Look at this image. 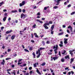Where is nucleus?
<instances>
[{
    "label": "nucleus",
    "instance_id": "obj_1",
    "mask_svg": "<svg viewBox=\"0 0 75 75\" xmlns=\"http://www.w3.org/2000/svg\"><path fill=\"white\" fill-rule=\"evenodd\" d=\"M27 15H25L23 13H22L21 15V18H23V19H24L25 17H27Z\"/></svg>",
    "mask_w": 75,
    "mask_h": 75
},
{
    "label": "nucleus",
    "instance_id": "obj_2",
    "mask_svg": "<svg viewBox=\"0 0 75 75\" xmlns=\"http://www.w3.org/2000/svg\"><path fill=\"white\" fill-rule=\"evenodd\" d=\"M25 4V1H23L21 3L19 4V6L20 7H22L23 6H24Z\"/></svg>",
    "mask_w": 75,
    "mask_h": 75
},
{
    "label": "nucleus",
    "instance_id": "obj_3",
    "mask_svg": "<svg viewBox=\"0 0 75 75\" xmlns=\"http://www.w3.org/2000/svg\"><path fill=\"white\" fill-rule=\"evenodd\" d=\"M56 47L55 46H54L53 47V48L54 49H55V48H56V49H55L54 50V51H57V50H58V45H56Z\"/></svg>",
    "mask_w": 75,
    "mask_h": 75
},
{
    "label": "nucleus",
    "instance_id": "obj_4",
    "mask_svg": "<svg viewBox=\"0 0 75 75\" xmlns=\"http://www.w3.org/2000/svg\"><path fill=\"white\" fill-rule=\"evenodd\" d=\"M12 30H8L6 32V34H10V33H12Z\"/></svg>",
    "mask_w": 75,
    "mask_h": 75
},
{
    "label": "nucleus",
    "instance_id": "obj_5",
    "mask_svg": "<svg viewBox=\"0 0 75 75\" xmlns=\"http://www.w3.org/2000/svg\"><path fill=\"white\" fill-rule=\"evenodd\" d=\"M61 1V0H57V4H56V6H58L59 5V3H60V1Z\"/></svg>",
    "mask_w": 75,
    "mask_h": 75
},
{
    "label": "nucleus",
    "instance_id": "obj_6",
    "mask_svg": "<svg viewBox=\"0 0 75 75\" xmlns=\"http://www.w3.org/2000/svg\"><path fill=\"white\" fill-rule=\"evenodd\" d=\"M74 58H71V59L70 62V63L71 64H72V62H74Z\"/></svg>",
    "mask_w": 75,
    "mask_h": 75
},
{
    "label": "nucleus",
    "instance_id": "obj_7",
    "mask_svg": "<svg viewBox=\"0 0 75 75\" xmlns=\"http://www.w3.org/2000/svg\"><path fill=\"white\" fill-rule=\"evenodd\" d=\"M15 37H16V35H13L11 37V39H12V40H13L14 38H15Z\"/></svg>",
    "mask_w": 75,
    "mask_h": 75
},
{
    "label": "nucleus",
    "instance_id": "obj_8",
    "mask_svg": "<svg viewBox=\"0 0 75 75\" xmlns=\"http://www.w3.org/2000/svg\"><path fill=\"white\" fill-rule=\"evenodd\" d=\"M37 21H38V22H39L40 23H43V22L42 21H40V20H39V19H37L36 20Z\"/></svg>",
    "mask_w": 75,
    "mask_h": 75
},
{
    "label": "nucleus",
    "instance_id": "obj_9",
    "mask_svg": "<svg viewBox=\"0 0 75 75\" xmlns=\"http://www.w3.org/2000/svg\"><path fill=\"white\" fill-rule=\"evenodd\" d=\"M58 57H52L53 59L54 60V61H55L56 59H57Z\"/></svg>",
    "mask_w": 75,
    "mask_h": 75
},
{
    "label": "nucleus",
    "instance_id": "obj_10",
    "mask_svg": "<svg viewBox=\"0 0 75 75\" xmlns=\"http://www.w3.org/2000/svg\"><path fill=\"white\" fill-rule=\"evenodd\" d=\"M43 26L45 28V29H48V27L46 25H43Z\"/></svg>",
    "mask_w": 75,
    "mask_h": 75
},
{
    "label": "nucleus",
    "instance_id": "obj_11",
    "mask_svg": "<svg viewBox=\"0 0 75 75\" xmlns=\"http://www.w3.org/2000/svg\"><path fill=\"white\" fill-rule=\"evenodd\" d=\"M4 63H5V61L4 59H3L2 60V62H1V64L2 65H4Z\"/></svg>",
    "mask_w": 75,
    "mask_h": 75
},
{
    "label": "nucleus",
    "instance_id": "obj_12",
    "mask_svg": "<svg viewBox=\"0 0 75 75\" xmlns=\"http://www.w3.org/2000/svg\"><path fill=\"white\" fill-rule=\"evenodd\" d=\"M45 25H49L50 23H46L44 24Z\"/></svg>",
    "mask_w": 75,
    "mask_h": 75
},
{
    "label": "nucleus",
    "instance_id": "obj_13",
    "mask_svg": "<svg viewBox=\"0 0 75 75\" xmlns=\"http://www.w3.org/2000/svg\"><path fill=\"white\" fill-rule=\"evenodd\" d=\"M61 61L62 62H65V59L64 58H62L61 59Z\"/></svg>",
    "mask_w": 75,
    "mask_h": 75
},
{
    "label": "nucleus",
    "instance_id": "obj_14",
    "mask_svg": "<svg viewBox=\"0 0 75 75\" xmlns=\"http://www.w3.org/2000/svg\"><path fill=\"white\" fill-rule=\"evenodd\" d=\"M32 54L33 55V58H35V56H36V55L35 54V53L34 52H33V53H32Z\"/></svg>",
    "mask_w": 75,
    "mask_h": 75
},
{
    "label": "nucleus",
    "instance_id": "obj_15",
    "mask_svg": "<svg viewBox=\"0 0 75 75\" xmlns=\"http://www.w3.org/2000/svg\"><path fill=\"white\" fill-rule=\"evenodd\" d=\"M34 35H35V37H36V38H38L39 37L38 35H37V34L36 33H34Z\"/></svg>",
    "mask_w": 75,
    "mask_h": 75
},
{
    "label": "nucleus",
    "instance_id": "obj_16",
    "mask_svg": "<svg viewBox=\"0 0 75 75\" xmlns=\"http://www.w3.org/2000/svg\"><path fill=\"white\" fill-rule=\"evenodd\" d=\"M64 58L65 59H67V58H68V59H69V55H67L64 57Z\"/></svg>",
    "mask_w": 75,
    "mask_h": 75
},
{
    "label": "nucleus",
    "instance_id": "obj_17",
    "mask_svg": "<svg viewBox=\"0 0 75 75\" xmlns=\"http://www.w3.org/2000/svg\"><path fill=\"white\" fill-rule=\"evenodd\" d=\"M37 72L38 74H39V75H41V73L40 72V71H39V70H37Z\"/></svg>",
    "mask_w": 75,
    "mask_h": 75
},
{
    "label": "nucleus",
    "instance_id": "obj_18",
    "mask_svg": "<svg viewBox=\"0 0 75 75\" xmlns=\"http://www.w3.org/2000/svg\"><path fill=\"white\" fill-rule=\"evenodd\" d=\"M24 51H25L26 52H30L29 51L27 50V49H24Z\"/></svg>",
    "mask_w": 75,
    "mask_h": 75
},
{
    "label": "nucleus",
    "instance_id": "obj_19",
    "mask_svg": "<svg viewBox=\"0 0 75 75\" xmlns=\"http://www.w3.org/2000/svg\"><path fill=\"white\" fill-rule=\"evenodd\" d=\"M12 13H17V11L15 10L12 11Z\"/></svg>",
    "mask_w": 75,
    "mask_h": 75
},
{
    "label": "nucleus",
    "instance_id": "obj_20",
    "mask_svg": "<svg viewBox=\"0 0 75 75\" xmlns=\"http://www.w3.org/2000/svg\"><path fill=\"white\" fill-rule=\"evenodd\" d=\"M33 28H35L36 27V24H35L34 25H33Z\"/></svg>",
    "mask_w": 75,
    "mask_h": 75
},
{
    "label": "nucleus",
    "instance_id": "obj_21",
    "mask_svg": "<svg viewBox=\"0 0 75 75\" xmlns=\"http://www.w3.org/2000/svg\"><path fill=\"white\" fill-rule=\"evenodd\" d=\"M64 34V32H62L59 34V35H63Z\"/></svg>",
    "mask_w": 75,
    "mask_h": 75
},
{
    "label": "nucleus",
    "instance_id": "obj_22",
    "mask_svg": "<svg viewBox=\"0 0 75 75\" xmlns=\"http://www.w3.org/2000/svg\"><path fill=\"white\" fill-rule=\"evenodd\" d=\"M75 12H72L71 13V16L72 15H73V14H75Z\"/></svg>",
    "mask_w": 75,
    "mask_h": 75
},
{
    "label": "nucleus",
    "instance_id": "obj_23",
    "mask_svg": "<svg viewBox=\"0 0 75 75\" xmlns=\"http://www.w3.org/2000/svg\"><path fill=\"white\" fill-rule=\"evenodd\" d=\"M3 4V1H2L0 3V7H1Z\"/></svg>",
    "mask_w": 75,
    "mask_h": 75
},
{
    "label": "nucleus",
    "instance_id": "obj_24",
    "mask_svg": "<svg viewBox=\"0 0 75 75\" xmlns=\"http://www.w3.org/2000/svg\"><path fill=\"white\" fill-rule=\"evenodd\" d=\"M6 20V17H5L3 18V21H5Z\"/></svg>",
    "mask_w": 75,
    "mask_h": 75
},
{
    "label": "nucleus",
    "instance_id": "obj_25",
    "mask_svg": "<svg viewBox=\"0 0 75 75\" xmlns=\"http://www.w3.org/2000/svg\"><path fill=\"white\" fill-rule=\"evenodd\" d=\"M45 65V62L42 63V64H41V65H42V66H44V65Z\"/></svg>",
    "mask_w": 75,
    "mask_h": 75
},
{
    "label": "nucleus",
    "instance_id": "obj_26",
    "mask_svg": "<svg viewBox=\"0 0 75 75\" xmlns=\"http://www.w3.org/2000/svg\"><path fill=\"white\" fill-rule=\"evenodd\" d=\"M46 43L47 44H50V41H47L46 42Z\"/></svg>",
    "mask_w": 75,
    "mask_h": 75
},
{
    "label": "nucleus",
    "instance_id": "obj_27",
    "mask_svg": "<svg viewBox=\"0 0 75 75\" xmlns=\"http://www.w3.org/2000/svg\"><path fill=\"white\" fill-rule=\"evenodd\" d=\"M66 52H67L66 51V50H65L64 51V52H62V54H65V53Z\"/></svg>",
    "mask_w": 75,
    "mask_h": 75
},
{
    "label": "nucleus",
    "instance_id": "obj_28",
    "mask_svg": "<svg viewBox=\"0 0 75 75\" xmlns=\"http://www.w3.org/2000/svg\"><path fill=\"white\" fill-rule=\"evenodd\" d=\"M29 50H30V51H32L33 50V47H30L29 48Z\"/></svg>",
    "mask_w": 75,
    "mask_h": 75
},
{
    "label": "nucleus",
    "instance_id": "obj_29",
    "mask_svg": "<svg viewBox=\"0 0 75 75\" xmlns=\"http://www.w3.org/2000/svg\"><path fill=\"white\" fill-rule=\"evenodd\" d=\"M44 49H45V48H43V47H40V50H44Z\"/></svg>",
    "mask_w": 75,
    "mask_h": 75
},
{
    "label": "nucleus",
    "instance_id": "obj_30",
    "mask_svg": "<svg viewBox=\"0 0 75 75\" xmlns=\"http://www.w3.org/2000/svg\"><path fill=\"white\" fill-rule=\"evenodd\" d=\"M58 7L55 6L53 7L54 8H55V9H56L57 8H58Z\"/></svg>",
    "mask_w": 75,
    "mask_h": 75
},
{
    "label": "nucleus",
    "instance_id": "obj_31",
    "mask_svg": "<svg viewBox=\"0 0 75 75\" xmlns=\"http://www.w3.org/2000/svg\"><path fill=\"white\" fill-rule=\"evenodd\" d=\"M51 28H54V25H52L51 27Z\"/></svg>",
    "mask_w": 75,
    "mask_h": 75
},
{
    "label": "nucleus",
    "instance_id": "obj_32",
    "mask_svg": "<svg viewBox=\"0 0 75 75\" xmlns=\"http://www.w3.org/2000/svg\"><path fill=\"white\" fill-rule=\"evenodd\" d=\"M34 67H37V65L36 63H35V64H33Z\"/></svg>",
    "mask_w": 75,
    "mask_h": 75
},
{
    "label": "nucleus",
    "instance_id": "obj_33",
    "mask_svg": "<svg viewBox=\"0 0 75 75\" xmlns=\"http://www.w3.org/2000/svg\"><path fill=\"white\" fill-rule=\"evenodd\" d=\"M42 44H43V45H45V42L44 41H42Z\"/></svg>",
    "mask_w": 75,
    "mask_h": 75
},
{
    "label": "nucleus",
    "instance_id": "obj_34",
    "mask_svg": "<svg viewBox=\"0 0 75 75\" xmlns=\"http://www.w3.org/2000/svg\"><path fill=\"white\" fill-rule=\"evenodd\" d=\"M59 55L60 57H61V52L59 51Z\"/></svg>",
    "mask_w": 75,
    "mask_h": 75
},
{
    "label": "nucleus",
    "instance_id": "obj_35",
    "mask_svg": "<svg viewBox=\"0 0 75 75\" xmlns=\"http://www.w3.org/2000/svg\"><path fill=\"white\" fill-rule=\"evenodd\" d=\"M64 43L65 44H68V42L67 41H64Z\"/></svg>",
    "mask_w": 75,
    "mask_h": 75
},
{
    "label": "nucleus",
    "instance_id": "obj_36",
    "mask_svg": "<svg viewBox=\"0 0 75 75\" xmlns=\"http://www.w3.org/2000/svg\"><path fill=\"white\" fill-rule=\"evenodd\" d=\"M74 50H73L71 51V52H70V54H72L73 53H72V52H74Z\"/></svg>",
    "mask_w": 75,
    "mask_h": 75
},
{
    "label": "nucleus",
    "instance_id": "obj_37",
    "mask_svg": "<svg viewBox=\"0 0 75 75\" xmlns=\"http://www.w3.org/2000/svg\"><path fill=\"white\" fill-rule=\"evenodd\" d=\"M18 11H19V12H20V13H21V11H22L21 9L20 8H19Z\"/></svg>",
    "mask_w": 75,
    "mask_h": 75
},
{
    "label": "nucleus",
    "instance_id": "obj_38",
    "mask_svg": "<svg viewBox=\"0 0 75 75\" xmlns=\"http://www.w3.org/2000/svg\"><path fill=\"white\" fill-rule=\"evenodd\" d=\"M22 12H23V13H24L25 12V9H23L22 10Z\"/></svg>",
    "mask_w": 75,
    "mask_h": 75
},
{
    "label": "nucleus",
    "instance_id": "obj_39",
    "mask_svg": "<svg viewBox=\"0 0 75 75\" xmlns=\"http://www.w3.org/2000/svg\"><path fill=\"white\" fill-rule=\"evenodd\" d=\"M49 23V25L50 24H52V21H50Z\"/></svg>",
    "mask_w": 75,
    "mask_h": 75
},
{
    "label": "nucleus",
    "instance_id": "obj_40",
    "mask_svg": "<svg viewBox=\"0 0 75 75\" xmlns=\"http://www.w3.org/2000/svg\"><path fill=\"white\" fill-rule=\"evenodd\" d=\"M67 28H70V29H71V28H72V27H71V26H68Z\"/></svg>",
    "mask_w": 75,
    "mask_h": 75
},
{
    "label": "nucleus",
    "instance_id": "obj_41",
    "mask_svg": "<svg viewBox=\"0 0 75 75\" xmlns=\"http://www.w3.org/2000/svg\"><path fill=\"white\" fill-rule=\"evenodd\" d=\"M63 45H62L61 44H59V46L60 47H63Z\"/></svg>",
    "mask_w": 75,
    "mask_h": 75
},
{
    "label": "nucleus",
    "instance_id": "obj_42",
    "mask_svg": "<svg viewBox=\"0 0 75 75\" xmlns=\"http://www.w3.org/2000/svg\"><path fill=\"white\" fill-rule=\"evenodd\" d=\"M13 56H14V57H16L17 56V54H15L13 55Z\"/></svg>",
    "mask_w": 75,
    "mask_h": 75
},
{
    "label": "nucleus",
    "instance_id": "obj_43",
    "mask_svg": "<svg viewBox=\"0 0 75 75\" xmlns=\"http://www.w3.org/2000/svg\"><path fill=\"white\" fill-rule=\"evenodd\" d=\"M26 29H27V27L25 28H24V29H23V31L24 32V31H25V30H26Z\"/></svg>",
    "mask_w": 75,
    "mask_h": 75
},
{
    "label": "nucleus",
    "instance_id": "obj_44",
    "mask_svg": "<svg viewBox=\"0 0 75 75\" xmlns=\"http://www.w3.org/2000/svg\"><path fill=\"white\" fill-rule=\"evenodd\" d=\"M22 60H23V59H19V61H18V62H21V61H22Z\"/></svg>",
    "mask_w": 75,
    "mask_h": 75
},
{
    "label": "nucleus",
    "instance_id": "obj_45",
    "mask_svg": "<svg viewBox=\"0 0 75 75\" xmlns=\"http://www.w3.org/2000/svg\"><path fill=\"white\" fill-rule=\"evenodd\" d=\"M32 69V67H30L29 68V70H31V69Z\"/></svg>",
    "mask_w": 75,
    "mask_h": 75
},
{
    "label": "nucleus",
    "instance_id": "obj_46",
    "mask_svg": "<svg viewBox=\"0 0 75 75\" xmlns=\"http://www.w3.org/2000/svg\"><path fill=\"white\" fill-rule=\"evenodd\" d=\"M11 59V58H6V60H8V59Z\"/></svg>",
    "mask_w": 75,
    "mask_h": 75
},
{
    "label": "nucleus",
    "instance_id": "obj_47",
    "mask_svg": "<svg viewBox=\"0 0 75 75\" xmlns=\"http://www.w3.org/2000/svg\"><path fill=\"white\" fill-rule=\"evenodd\" d=\"M68 7H71V4H70L67 6Z\"/></svg>",
    "mask_w": 75,
    "mask_h": 75
},
{
    "label": "nucleus",
    "instance_id": "obj_48",
    "mask_svg": "<svg viewBox=\"0 0 75 75\" xmlns=\"http://www.w3.org/2000/svg\"><path fill=\"white\" fill-rule=\"evenodd\" d=\"M37 16H40V13L38 12V13L37 14Z\"/></svg>",
    "mask_w": 75,
    "mask_h": 75
},
{
    "label": "nucleus",
    "instance_id": "obj_49",
    "mask_svg": "<svg viewBox=\"0 0 75 75\" xmlns=\"http://www.w3.org/2000/svg\"><path fill=\"white\" fill-rule=\"evenodd\" d=\"M51 34H54V31H51Z\"/></svg>",
    "mask_w": 75,
    "mask_h": 75
},
{
    "label": "nucleus",
    "instance_id": "obj_50",
    "mask_svg": "<svg viewBox=\"0 0 75 75\" xmlns=\"http://www.w3.org/2000/svg\"><path fill=\"white\" fill-rule=\"evenodd\" d=\"M60 43L62 45H63V42L62 41H61Z\"/></svg>",
    "mask_w": 75,
    "mask_h": 75
},
{
    "label": "nucleus",
    "instance_id": "obj_51",
    "mask_svg": "<svg viewBox=\"0 0 75 75\" xmlns=\"http://www.w3.org/2000/svg\"><path fill=\"white\" fill-rule=\"evenodd\" d=\"M31 42H33V43H34L35 42L34 41V40H31Z\"/></svg>",
    "mask_w": 75,
    "mask_h": 75
},
{
    "label": "nucleus",
    "instance_id": "obj_52",
    "mask_svg": "<svg viewBox=\"0 0 75 75\" xmlns=\"http://www.w3.org/2000/svg\"><path fill=\"white\" fill-rule=\"evenodd\" d=\"M47 9V7H45L44 8V10H46Z\"/></svg>",
    "mask_w": 75,
    "mask_h": 75
},
{
    "label": "nucleus",
    "instance_id": "obj_53",
    "mask_svg": "<svg viewBox=\"0 0 75 75\" xmlns=\"http://www.w3.org/2000/svg\"><path fill=\"white\" fill-rule=\"evenodd\" d=\"M62 27L63 28H65L66 26L65 25H62Z\"/></svg>",
    "mask_w": 75,
    "mask_h": 75
},
{
    "label": "nucleus",
    "instance_id": "obj_54",
    "mask_svg": "<svg viewBox=\"0 0 75 75\" xmlns=\"http://www.w3.org/2000/svg\"><path fill=\"white\" fill-rule=\"evenodd\" d=\"M64 40H65L64 41H67L68 40V39L64 38Z\"/></svg>",
    "mask_w": 75,
    "mask_h": 75
},
{
    "label": "nucleus",
    "instance_id": "obj_55",
    "mask_svg": "<svg viewBox=\"0 0 75 75\" xmlns=\"http://www.w3.org/2000/svg\"><path fill=\"white\" fill-rule=\"evenodd\" d=\"M40 55H40V54H38V56H37V58H39V57H40Z\"/></svg>",
    "mask_w": 75,
    "mask_h": 75
},
{
    "label": "nucleus",
    "instance_id": "obj_56",
    "mask_svg": "<svg viewBox=\"0 0 75 75\" xmlns=\"http://www.w3.org/2000/svg\"><path fill=\"white\" fill-rule=\"evenodd\" d=\"M10 51H11V50L10 49H8V52H10Z\"/></svg>",
    "mask_w": 75,
    "mask_h": 75
},
{
    "label": "nucleus",
    "instance_id": "obj_57",
    "mask_svg": "<svg viewBox=\"0 0 75 75\" xmlns=\"http://www.w3.org/2000/svg\"><path fill=\"white\" fill-rule=\"evenodd\" d=\"M15 67V65H14L13 64L12 65V68H14V67Z\"/></svg>",
    "mask_w": 75,
    "mask_h": 75
},
{
    "label": "nucleus",
    "instance_id": "obj_58",
    "mask_svg": "<svg viewBox=\"0 0 75 75\" xmlns=\"http://www.w3.org/2000/svg\"><path fill=\"white\" fill-rule=\"evenodd\" d=\"M11 20V18L9 17L8 18V21H10Z\"/></svg>",
    "mask_w": 75,
    "mask_h": 75
},
{
    "label": "nucleus",
    "instance_id": "obj_59",
    "mask_svg": "<svg viewBox=\"0 0 75 75\" xmlns=\"http://www.w3.org/2000/svg\"><path fill=\"white\" fill-rule=\"evenodd\" d=\"M63 74H67V72H66V71H65L64 72H63Z\"/></svg>",
    "mask_w": 75,
    "mask_h": 75
},
{
    "label": "nucleus",
    "instance_id": "obj_60",
    "mask_svg": "<svg viewBox=\"0 0 75 75\" xmlns=\"http://www.w3.org/2000/svg\"><path fill=\"white\" fill-rule=\"evenodd\" d=\"M70 29V31H71V32H72V28H71Z\"/></svg>",
    "mask_w": 75,
    "mask_h": 75
},
{
    "label": "nucleus",
    "instance_id": "obj_61",
    "mask_svg": "<svg viewBox=\"0 0 75 75\" xmlns=\"http://www.w3.org/2000/svg\"><path fill=\"white\" fill-rule=\"evenodd\" d=\"M6 71L8 72V71H11V69H8L6 70Z\"/></svg>",
    "mask_w": 75,
    "mask_h": 75
},
{
    "label": "nucleus",
    "instance_id": "obj_62",
    "mask_svg": "<svg viewBox=\"0 0 75 75\" xmlns=\"http://www.w3.org/2000/svg\"><path fill=\"white\" fill-rule=\"evenodd\" d=\"M25 75H29V73H27L25 74Z\"/></svg>",
    "mask_w": 75,
    "mask_h": 75
},
{
    "label": "nucleus",
    "instance_id": "obj_63",
    "mask_svg": "<svg viewBox=\"0 0 75 75\" xmlns=\"http://www.w3.org/2000/svg\"><path fill=\"white\" fill-rule=\"evenodd\" d=\"M32 72H33V71H31L29 72V73L30 74H32Z\"/></svg>",
    "mask_w": 75,
    "mask_h": 75
},
{
    "label": "nucleus",
    "instance_id": "obj_64",
    "mask_svg": "<svg viewBox=\"0 0 75 75\" xmlns=\"http://www.w3.org/2000/svg\"><path fill=\"white\" fill-rule=\"evenodd\" d=\"M45 18H42V20H45Z\"/></svg>",
    "mask_w": 75,
    "mask_h": 75
}]
</instances>
